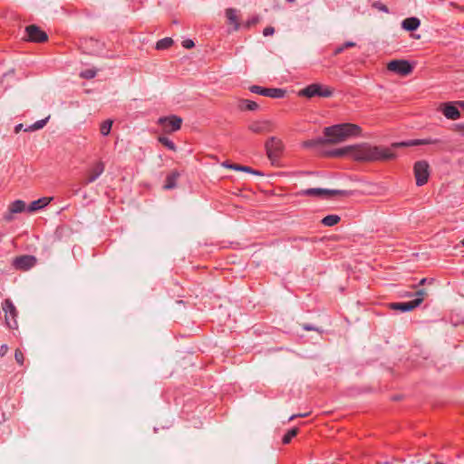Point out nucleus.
I'll return each instance as SVG.
<instances>
[{"label":"nucleus","instance_id":"3","mask_svg":"<svg viewBox=\"0 0 464 464\" xmlns=\"http://www.w3.org/2000/svg\"><path fill=\"white\" fill-rule=\"evenodd\" d=\"M79 47L83 53L99 55L104 49V44L92 37H84L80 39Z\"/></svg>","mask_w":464,"mask_h":464},{"label":"nucleus","instance_id":"39","mask_svg":"<svg viewBox=\"0 0 464 464\" xmlns=\"http://www.w3.org/2000/svg\"><path fill=\"white\" fill-rule=\"evenodd\" d=\"M343 44V47H344L345 49H347V48H352V47H354V46L356 45V44H355L354 42H352V41H347V42H345V43H344V44Z\"/></svg>","mask_w":464,"mask_h":464},{"label":"nucleus","instance_id":"21","mask_svg":"<svg viewBox=\"0 0 464 464\" xmlns=\"http://www.w3.org/2000/svg\"><path fill=\"white\" fill-rule=\"evenodd\" d=\"M238 108L240 111H256L259 105L254 101L241 99L238 102Z\"/></svg>","mask_w":464,"mask_h":464},{"label":"nucleus","instance_id":"40","mask_svg":"<svg viewBox=\"0 0 464 464\" xmlns=\"http://www.w3.org/2000/svg\"><path fill=\"white\" fill-rule=\"evenodd\" d=\"M103 171V165L99 163L96 167L95 172L93 174H101Z\"/></svg>","mask_w":464,"mask_h":464},{"label":"nucleus","instance_id":"7","mask_svg":"<svg viewBox=\"0 0 464 464\" xmlns=\"http://www.w3.org/2000/svg\"><path fill=\"white\" fill-rule=\"evenodd\" d=\"M426 295L427 292L424 289H420L415 293L416 298L414 300L405 303H392L390 306L392 309L399 310L401 312L411 311L422 303Z\"/></svg>","mask_w":464,"mask_h":464},{"label":"nucleus","instance_id":"46","mask_svg":"<svg viewBox=\"0 0 464 464\" xmlns=\"http://www.w3.org/2000/svg\"><path fill=\"white\" fill-rule=\"evenodd\" d=\"M425 282H426V278H423V279L420 280V285H424Z\"/></svg>","mask_w":464,"mask_h":464},{"label":"nucleus","instance_id":"45","mask_svg":"<svg viewBox=\"0 0 464 464\" xmlns=\"http://www.w3.org/2000/svg\"><path fill=\"white\" fill-rule=\"evenodd\" d=\"M457 127H458V129H459V130H461V131H463V132H464V124H459V125H458Z\"/></svg>","mask_w":464,"mask_h":464},{"label":"nucleus","instance_id":"36","mask_svg":"<svg viewBox=\"0 0 464 464\" xmlns=\"http://www.w3.org/2000/svg\"><path fill=\"white\" fill-rule=\"evenodd\" d=\"M275 33V28L273 26H267L264 29L263 34L264 36L273 35Z\"/></svg>","mask_w":464,"mask_h":464},{"label":"nucleus","instance_id":"27","mask_svg":"<svg viewBox=\"0 0 464 464\" xmlns=\"http://www.w3.org/2000/svg\"><path fill=\"white\" fill-rule=\"evenodd\" d=\"M159 141L170 150H176L175 143L165 136H160Z\"/></svg>","mask_w":464,"mask_h":464},{"label":"nucleus","instance_id":"28","mask_svg":"<svg viewBox=\"0 0 464 464\" xmlns=\"http://www.w3.org/2000/svg\"><path fill=\"white\" fill-rule=\"evenodd\" d=\"M178 176H169L166 183L163 185L164 189H172L177 186Z\"/></svg>","mask_w":464,"mask_h":464},{"label":"nucleus","instance_id":"2","mask_svg":"<svg viewBox=\"0 0 464 464\" xmlns=\"http://www.w3.org/2000/svg\"><path fill=\"white\" fill-rule=\"evenodd\" d=\"M362 128L354 123H339L325 127L323 130L327 144H337L345 141L349 138L360 137Z\"/></svg>","mask_w":464,"mask_h":464},{"label":"nucleus","instance_id":"20","mask_svg":"<svg viewBox=\"0 0 464 464\" xmlns=\"http://www.w3.org/2000/svg\"><path fill=\"white\" fill-rule=\"evenodd\" d=\"M51 200H52V198H47V197L39 198L37 200L31 202V204L29 205L27 209L29 212L37 211V210L44 208L45 206H47L51 202Z\"/></svg>","mask_w":464,"mask_h":464},{"label":"nucleus","instance_id":"8","mask_svg":"<svg viewBox=\"0 0 464 464\" xmlns=\"http://www.w3.org/2000/svg\"><path fill=\"white\" fill-rule=\"evenodd\" d=\"M158 124L161 127L164 132L171 133L181 128L182 119L177 115L160 117L158 120Z\"/></svg>","mask_w":464,"mask_h":464},{"label":"nucleus","instance_id":"42","mask_svg":"<svg viewBox=\"0 0 464 464\" xmlns=\"http://www.w3.org/2000/svg\"><path fill=\"white\" fill-rule=\"evenodd\" d=\"M308 414L307 413H304V414H298V415H292L290 418H289V420H293L294 419H295L296 417H305L307 416Z\"/></svg>","mask_w":464,"mask_h":464},{"label":"nucleus","instance_id":"38","mask_svg":"<svg viewBox=\"0 0 464 464\" xmlns=\"http://www.w3.org/2000/svg\"><path fill=\"white\" fill-rule=\"evenodd\" d=\"M7 351H8V347H7V345L3 344V345L0 347V356H2V357H3V356H5V355L6 354V353H7Z\"/></svg>","mask_w":464,"mask_h":464},{"label":"nucleus","instance_id":"53","mask_svg":"<svg viewBox=\"0 0 464 464\" xmlns=\"http://www.w3.org/2000/svg\"><path fill=\"white\" fill-rule=\"evenodd\" d=\"M384 464H390L389 462H385Z\"/></svg>","mask_w":464,"mask_h":464},{"label":"nucleus","instance_id":"18","mask_svg":"<svg viewBox=\"0 0 464 464\" xmlns=\"http://www.w3.org/2000/svg\"><path fill=\"white\" fill-rule=\"evenodd\" d=\"M226 17L227 24L233 25L234 31H237L240 28L239 19L237 16V10L234 8L226 9Z\"/></svg>","mask_w":464,"mask_h":464},{"label":"nucleus","instance_id":"34","mask_svg":"<svg viewBox=\"0 0 464 464\" xmlns=\"http://www.w3.org/2000/svg\"><path fill=\"white\" fill-rule=\"evenodd\" d=\"M429 176H416V185L423 186L428 182Z\"/></svg>","mask_w":464,"mask_h":464},{"label":"nucleus","instance_id":"13","mask_svg":"<svg viewBox=\"0 0 464 464\" xmlns=\"http://www.w3.org/2000/svg\"><path fill=\"white\" fill-rule=\"evenodd\" d=\"M441 111L449 120H458L460 118V111L456 102H445L442 104Z\"/></svg>","mask_w":464,"mask_h":464},{"label":"nucleus","instance_id":"50","mask_svg":"<svg viewBox=\"0 0 464 464\" xmlns=\"http://www.w3.org/2000/svg\"><path fill=\"white\" fill-rule=\"evenodd\" d=\"M170 174L175 175V174H178V173L176 171H173Z\"/></svg>","mask_w":464,"mask_h":464},{"label":"nucleus","instance_id":"47","mask_svg":"<svg viewBox=\"0 0 464 464\" xmlns=\"http://www.w3.org/2000/svg\"><path fill=\"white\" fill-rule=\"evenodd\" d=\"M304 328L305 330H312V329H313L312 327H310V326H308V325H304Z\"/></svg>","mask_w":464,"mask_h":464},{"label":"nucleus","instance_id":"4","mask_svg":"<svg viewBox=\"0 0 464 464\" xmlns=\"http://www.w3.org/2000/svg\"><path fill=\"white\" fill-rule=\"evenodd\" d=\"M333 90L319 83H312L299 91V96L313 98L315 96L328 98L333 95Z\"/></svg>","mask_w":464,"mask_h":464},{"label":"nucleus","instance_id":"24","mask_svg":"<svg viewBox=\"0 0 464 464\" xmlns=\"http://www.w3.org/2000/svg\"><path fill=\"white\" fill-rule=\"evenodd\" d=\"M48 120H49V117L43 119V120H39V121H35L34 124L25 128L24 130V131H34V130H40L45 126Z\"/></svg>","mask_w":464,"mask_h":464},{"label":"nucleus","instance_id":"49","mask_svg":"<svg viewBox=\"0 0 464 464\" xmlns=\"http://www.w3.org/2000/svg\"><path fill=\"white\" fill-rule=\"evenodd\" d=\"M286 2H288V3H294V2H295V0H286Z\"/></svg>","mask_w":464,"mask_h":464},{"label":"nucleus","instance_id":"23","mask_svg":"<svg viewBox=\"0 0 464 464\" xmlns=\"http://www.w3.org/2000/svg\"><path fill=\"white\" fill-rule=\"evenodd\" d=\"M173 44H174V42H173L172 38L165 37L163 39L159 40L156 43L155 48H156V50H159V51L167 50L169 47H171L173 45Z\"/></svg>","mask_w":464,"mask_h":464},{"label":"nucleus","instance_id":"43","mask_svg":"<svg viewBox=\"0 0 464 464\" xmlns=\"http://www.w3.org/2000/svg\"><path fill=\"white\" fill-rule=\"evenodd\" d=\"M456 104L458 106V108H461L462 110H464V101H458L456 102Z\"/></svg>","mask_w":464,"mask_h":464},{"label":"nucleus","instance_id":"41","mask_svg":"<svg viewBox=\"0 0 464 464\" xmlns=\"http://www.w3.org/2000/svg\"><path fill=\"white\" fill-rule=\"evenodd\" d=\"M23 129V124L22 123H19L17 124L15 127H14V132L15 133H18L20 130H22Z\"/></svg>","mask_w":464,"mask_h":464},{"label":"nucleus","instance_id":"35","mask_svg":"<svg viewBox=\"0 0 464 464\" xmlns=\"http://www.w3.org/2000/svg\"><path fill=\"white\" fill-rule=\"evenodd\" d=\"M182 46L186 49H191L195 46V43L191 39H186L181 43Z\"/></svg>","mask_w":464,"mask_h":464},{"label":"nucleus","instance_id":"5","mask_svg":"<svg viewBox=\"0 0 464 464\" xmlns=\"http://www.w3.org/2000/svg\"><path fill=\"white\" fill-rule=\"evenodd\" d=\"M266 154L272 165H276L277 160L283 152L284 145L280 139L269 138L265 144Z\"/></svg>","mask_w":464,"mask_h":464},{"label":"nucleus","instance_id":"15","mask_svg":"<svg viewBox=\"0 0 464 464\" xmlns=\"http://www.w3.org/2000/svg\"><path fill=\"white\" fill-rule=\"evenodd\" d=\"M25 209V203L23 200H15L12 202L7 211L4 215V219L7 222L13 220V215L15 213H20Z\"/></svg>","mask_w":464,"mask_h":464},{"label":"nucleus","instance_id":"19","mask_svg":"<svg viewBox=\"0 0 464 464\" xmlns=\"http://www.w3.org/2000/svg\"><path fill=\"white\" fill-rule=\"evenodd\" d=\"M420 25V21L417 17H408L401 23V27L408 32L416 31Z\"/></svg>","mask_w":464,"mask_h":464},{"label":"nucleus","instance_id":"33","mask_svg":"<svg viewBox=\"0 0 464 464\" xmlns=\"http://www.w3.org/2000/svg\"><path fill=\"white\" fill-rule=\"evenodd\" d=\"M14 358H15V361L17 362V363H19L20 365H23L24 357V354L21 350H19V349L15 350Z\"/></svg>","mask_w":464,"mask_h":464},{"label":"nucleus","instance_id":"10","mask_svg":"<svg viewBox=\"0 0 464 464\" xmlns=\"http://www.w3.org/2000/svg\"><path fill=\"white\" fill-rule=\"evenodd\" d=\"M249 91L252 93L259 94L274 99H280L285 96L286 91L282 88H266L259 85H251Z\"/></svg>","mask_w":464,"mask_h":464},{"label":"nucleus","instance_id":"30","mask_svg":"<svg viewBox=\"0 0 464 464\" xmlns=\"http://www.w3.org/2000/svg\"><path fill=\"white\" fill-rule=\"evenodd\" d=\"M298 433L297 428H293L290 430L283 438V443L287 444L291 441V440L295 437Z\"/></svg>","mask_w":464,"mask_h":464},{"label":"nucleus","instance_id":"22","mask_svg":"<svg viewBox=\"0 0 464 464\" xmlns=\"http://www.w3.org/2000/svg\"><path fill=\"white\" fill-rule=\"evenodd\" d=\"M430 165L426 160H419L415 162L413 167V174H429Z\"/></svg>","mask_w":464,"mask_h":464},{"label":"nucleus","instance_id":"26","mask_svg":"<svg viewBox=\"0 0 464 464\" xmlns=\"http://www.w3.org/2000/svg\"><path fill=\"white\" fill-rule=\"evenodd\" d=\"M113 121L111 120H106L102 122L100 131L102 136L110 134Z\"/></svg>","mask_w":464,"mask_h":464},{"label":"nucleus","instance_id":"52","mask_svg":"<svg viewBox=\"0 0 464 464\" xmlns=\"http://www.w3.org/2000/svg\"><path fill=\"white\" fill-rule=\"evenodd\" d=\"M461 244L464 246V239L461 241Z\"/></svg>","mask_w":464,"mask_h":464},{"label":"nucleus","instance_id":"14","mask_svg":"<svg viewBox=\"0 0 464 464\" xmlns=\"http://www.w3.org/2000/svg\"><path fill=\"white\" fill-rule=\"evenodd\" d=\"M248 130L254 133L261 134L272 131V122L270 121H256L248 125Z\"/></svg>","mask_w":464,"mask_h":464},{"label":"nucleus","instance_id":"16","mask_svg":"<svg viewBox=\"0 0 464 464\" xmlns=\"http://www.w3.org/2000/svg\"><path fill=\"white\" fill-rule=\"evenodd\" d=\"M36 264V258L33 256H22L16 257L14 261V265L16 268L22 270H27L33 267Z\"/></svg>","mask_w":464,"mask_h":464},{"label":"nucleus","instance_id":"29","mask_svg":"<svg viewBox=\"0 0 464 464\" xmlns=\"http://www.w3.org/2000/svg\"><path fill=\"white\" fill-rule=\"evenodd\" d=\"M260 21V18L258 15H254L250 18H248L244 24H243V27L244 28H246V29H249L251 28L252 26H255L256 24H258Z\"/></svg>","mask_w":464,"mask_h":464},{"label":"nucleus","instance_id":"25","mask_svg":"<svg viewBox=\"0 0 464 464\" xmlns=\"http://www.w3.org/2000/svg\"><path fill=\"white\" fill-rule=\"evenodd\" d=\"M341 220L337 215H329L323 218L322 223L326 227H332L339 223Z\"/></svg>","mask_w":464,"mask_h":464},{"label":"nucleus","instance_id":"44","mask_svg":"<svg viewBox=\"0 0 464 464\" xmlns=\"http://www.w3.org/2000/svg\"><path fill=\"white\" fill-rule=\"evenodd\" d=\"M298 174H307V175H310V174H314V172H312V171H301Z\"/></svg>","mask_w":464,"mask_h":464},{"label":"nucleus","instance_id":"1","mask_svg":"<svg viewBox=\"0 0 464 464\" xmlns=\"http://www.w3.org/2000/svg\"><path fill=\"white\" fill-rule=\"evenodd\" d=\"M437 142H439L438 140L432 139L410 140L407 141L393 142L391 147L362 142L338 149L325 150L324 146L326 145L327 142L324 137H317L303 141L302 147L304 149H312L317 154L326 158H348L359 162H374L394 160L397 155L393 151V149L435 144Z\"/></svg>","mask_w":464,"mask_h":464},{"label":"nucleus","instance_id":"48","mask_svg":"<svg viewBox=\"0 0 464 464\" xmlns=\"http://www.w3.org/2000/svg\"><path fill=\"white\" fill-rule=\"evenodd\" d=\"M89 181H90V182L94 181V176H92V178L90 179V180H89Z\"/></svg>","mask_w":464,"mask_h":464},{"label":"nucleus","instance_id":"32","mask_svg":"<svg viewBox=\"0 0 464 464\" xmlns=\"http://www.w3.org/2000/svg\"><path fill=\"white\" fill-rule=\"evenodd\" d=\"M372 6L379 11L383 12V13H389L388 6L380 1L373 2Z\"/></svg>","mask_w":464,"mask_h":464},{"label":"nucleus","instance_id":"6","mask_svg":"<svg viewBox=\"0 0 464 464\" xmlns=\"http://www.w3.org/2000/svg\"><path fill=\"white\" fill-rule=\"evenodd\" d=\"M23 39L30 43L43 44L48 41V34L36 24H29L24 29Z\"/></svg>","mask_w":464,"mask_h":464},{"label":"nucleus","instance_id":"17","mask_svg":"<svg viewBox=\"0 0 464 464\" xmlns=\"http://www.w3.org/2000/svg\"><path fill=\"white\" fill-rule=\"evenodd\" d=\"M222 166L228 169L237 170V171H244V172H247L249 174H264L261 170L253 169L250 167L243 166V165H240L237 163H232L228 160L224 161L222 163Z\"/></svg>","mask_w":464,"mask_h":464},{"label":"nucleus","instance_id":"31","mask_svg":"<svg viewBox=\"0 0 464 464\" xmlns=\"http://www.w3.org/2000/svg\"><path fill=\"white\" fill-rule=\"evenodd\" d=\"M96 76V71L92 69H87L80 73V77L86 80H91Z\"/></svg>","mask_w":464,"mask_h":464},{"label":"nucleus","instance_id":"12","mask_svg":"<svg viewBox=\"0 0 464 464\" xmlns=\"http://www.w3.org/2000/svg\"><path fill=\"white\" fill-rule=\"evenodd\" d=\"M346 193L343 189H327V188H309L303 190L301 194L307 196H336V195H344Z\"/></svg>","mask_w":464,"mask_h":464},{"label":"nucleus","instance_id":"51","mask_svg":"<svg viewBox=\"0 0 464 464\" xmlns=\"http://www.w3.org/2000/svg\"><path fill=\"white\" fill-rule=\"evenodd\" d=\"M277 174L283 175L285 174V172H278Z\"/></svg>","mask_w":464,"mask_h":464},{"label":"nucleus","instance_id":"37","mask_svg":"<svg viewBox=\"0 0 464 464\" xmlns=\"http://www.w3.org/2000/svg\"><path fill=\"white\" fill-rule=\"evenodd\" d=\"M344 50H345V48L343 47V44H342L334 49V54L338 55V54L342 53Z\"/></svg>","mask_w":464,"mask_h":464},{"label":"nucleus","instance_id":"9","mask_svg":"<svg viewBox=\"0 0 464 464\" xmlns=\"http://www.w3.org/2000/svg\"><path fill=\"white\" fill-rule=\"evenodd\" d=\"M387 69L390 72H395L401 76H407L413 71L412 64L407 60H392L388 63Z\"/></svg>","mask_w":464,"mask_h":464},{"label":"nucleus","instance_id":"11","mask_svg":"<svg viewBox=\"0 0 464 464\" xmlns=\"http://www.w3.org/2000/svg\"><path fill=\"white\" fill-rule=\"evenodd\" d=\"M3 311L5 312V318L7 326L11 329H16L18 324L16 321L17 311L11 300L6 299L2 304Z\"/></svg>","mask_w":464,"mask_h":464}]
</instances>
